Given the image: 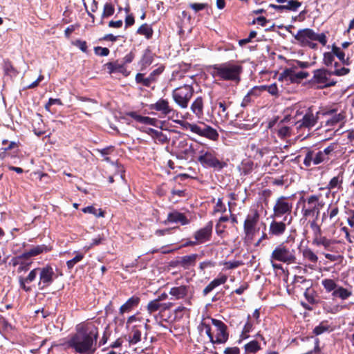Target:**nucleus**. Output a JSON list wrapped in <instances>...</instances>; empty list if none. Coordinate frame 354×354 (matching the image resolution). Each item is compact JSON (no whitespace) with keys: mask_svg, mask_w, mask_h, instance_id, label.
<instances>
[{"mask_svg":"<svg viewBox=\"0 0 354 354\" xmlns=\"http://www.w3.org/2000/svg\"><path fill=\"white\" fill-rule=\"evenodd\" d=\"M163 70L164 68L160 66L153 70L147 77H145L142 73H138L136 76V81L145 86H150L152 83L156 81L157 77L162 73Z\"/></svg>","mask_w":354,"mask_h":354,"instance_id":"2eb2a0df","label":"nucleus"},{"mask_svg":"<svg viewBox=\"0 0 354 354\" xmlns=\"http://www.w3.org/2000/svg\"><path fill=\"white\" fill-rule=\"evenodd\" d=\"M315 32L310 28L299 30L295 35V39L302 44V45H310V41H314Z\"/></svg>","mask_w":354,"mask_h":354,"instance_id":"412c9836","label":"nucleus"},{"mask_svg":"<svg viewBox=\"0 0 354 354\" xmlns=\"http://www.w3.org/2000/svg\"><path fill=\"white\" fill-rule=\"evenodd\" d=\"M339 213V208L336 206H332L330 205L327 209V214L328 215L329 219L330 221H333L338 214Z\"/></svg>","mask_w":354,"mask_h":354,"instance_id":"13d9d810","label":"nucleus"},{"mask_svg":"<svg viewBox=\"0 0 354 354\" xmlns=\"http://www.w3.org/2000/svg\"><path fill=\"white\" fill-rule=\"evenodd\" d=\"M178 156L183 159H188L194 156V149L192 144H189L186 140L178 142L177 145Z\"/></svg>","mask_w":354,"mask_h":354,"instance_id":"6ab92c4d","label":"nucleus"},{"mask_svg":"<svg viewBox=\"0 0 354 354\" xmlns=\"http://www.w3.org/2000/svg\"><path fill=\"white\" fill-rule=\"evenodd\" d=\"M167 220L170 223H180L181 225H186L189 223L186 216L177 211L169 213Z\"/></svg>","mask_w":354,"mask_h":354,"instance_id":"7c9ffc66","label":"nucleus"},{"mask_svg":"<svg viewBox=\"0 0 354 354\" xmlns=\"http://www.w3.org/2000/svg\"><path fill=\"white\" fill-rule=\"evenodd\" d=\"M201 328H203L205 330V333L206 335L208 336L209 339V341L213 344H214V338L213 337V335L211 332V327L209 325L205 324V323H202L201 325Z\"/></svg>","mask_w":354,"mask_h":354,"instance_id":"680f3d73","label":"nucleus"},{"mask_svg":"<svg viewBox=\"0 0 354 354\" xmlns=\"http://www.w3.org/2000/svg\"><path fill=\"white\" fill-rule=\"evenodd\" d=\"M302 255L305 260L312 263L313 265L309 266L313 268L318 261V257L317 254L310 248H305L302 251Z\"/></svg>","mask_w":354,"mask_h":354,"instance_id":"f704fd0d","label":"nucleus"},{"mask_svg":"<svg viewBox=\"0 0 354 354\" xmlns=\"http://www.w3.org/2000/svg\"><path fill=\"white\" fill-rule=\"evenodd\" d=\"M150 109L158 111L169 118H173L178 115V112L170 106L169 101L163 98H160L156 103L151 104Z\"/></svg>","mask_w":354,"mask_h":354,"instance_id":"f8f14e48","label":"nucleus"},{"mask_svg":"<svg viewBox=\"0 0 354 354\" xmlns=\"http://www.w3.org/2000/svg\"><path fill=\"white\" fill-rule=\"evenodd\" d=\"M232 104L231 102H226L225 101H220L218 102L219 108L221 109V112H218V115L221 117L222 120H227L229 119V113L227 111V107Z\"/></svg>","mask_w":354,"mask_h":354,"instance_id":"4c0bfd02","label":"nucleus"},{"mask_svg":"<svg viewBox=\"0 0 354 354\" xmlns=\"http://www.w3.org/2000/svg\"><path fill=\"white\" fill-rule=\"evenodd\" d=\"M106 68L109 70V73L115 72H120L122 66L118 63L109 62L106 64Z\"/></svg>","mask_w":354,"mask_h":354,"instance_id":"5fc2aeb1","label":"nucleus"},{"mask_svg":"<svg viewBox=\"0 0 354 354\" xmlns=\"http://www.w3.org/2000/svg\"><path fill=\"white\" fill-rule=\"evenodd\" d=\"M154 340H155V337H151L150 338V339L149 340L147 339V333L146 332L145 333V336L143 337L142 345H141L140 346L135 347V351L138 353H142V351H144V350L147 349L148 348H149L151 346L152 342Z\"/></svg>","mask_w":354,"mask_h":354,"instance_id":"a19ab883","label":"nucleus"},{"mask_svg":"<svg viewBox=\"0 0 354 354\" xmlns=\"http://www.w3.org/2000/svg\"><path fill=\"white\" fill-rule=\"evenodd\" d=\"M198 257V255L197 254L183 256L179 258L176 264L184 269H189L195 266Z\"/></svg>","mask_w":354,"mask_h":354,"instance_id":"a878e982","label":"nucleus"},{"mask_svg":"<svg viewBox=\"0 0 354 354\" xmlns=\"http://www.w3.org/2000/svg\"><path fill=\"white\" fill-rule=\"evenodd\" d=\"M260 345L256 340L251 341L245 345V349L247 353H254L260 350Z\"/></svg>","mask_w":354,"mask_h":354,"instance_id":"a18cd8bd","label":"nucleus"},{"mask_svg":"<svg viewBox=\"0 0 354 354\" xmlns=\"http://www.w3.org/2000/svg\"><path fill=\"white\" fill-rule=\"evenodd\" d=\"M127 115L130 116L131 118H133L137 122L144 124H149V125H155L156 120L155 118H151L147 116H142L138 115L136 112L131 111L127 113Z\"/></svg>","mask_w":354,"mask_h":354,"instance_id":"473e14b6","label":"nucleus"},{"mask_svg":"<svg viewBox=\"0 0 354 354\" xmlns=\"http://www.w3.org/2000/svg\"><path fill=\"white\" fill-rule=\"evenodd\" d=\"M53 104H57L62 106L63 104L60 99L58 98H50L48 103L46 104L45 108L49 110L50 107Z\"/></svg>","mask_w":354,"mask_h":354,"instance_id":"0e129e2a","label":"nucleus"},{"mask_svg":"<svg viewBox=\"0 0 354 354\" xmlns=\"http://www.w3.org/2000/svg\"><path fill=\"white\" fill-rule=\"evenodd\" d=\"M278 134L280 137H288L291 134V129L289 127L282 126L278 130Z\"/></svg>","mask_w":354,"mask_h":354,"instance_id":"bf43d9fd","label":"nucleus"},{"mask_svg":"<svg viewBox=\"0 0 354 354\" xmlns=\"http://www.w3.org/2000/svg\"><path fill=\"white\" fill-rule=\"evenodd\" d=\"M258 89L259 88L257 87H254L250 92L248 93V94L243 99L241 102L242 106H245L250 102L251 95L257 96L259 95Z\"/></svg>","mask_w":354,"mask_h":354,"instance_id":"8fccbe9b","label":"nucleus"},{"mask_svg":"<svg viewBox=\"0 0 354 354\" xmlns=\"http://www.w3.org/2000/svg\"><path fill=\"white\" fill-rule=\"evenodd\" d=\"M50 250V248H49L45 245H36V246L32 247L30 250H27L26 252H24L20 256L17 257V261L20 260L21 259H27L30 257L37 256L44 252H47Z\"/></svg>","mask_w":354,"mask_h":354,"instance_id":"5701e85b","label":"nucleus"},{"mask_svg":"<svg viewBox=\"0 0 354 354\" xmlns=\"http://www.w3.org/2000/svg\"><path fill=\"white\" fill-rule=\"evenodd\" d=\"M95 53L100 56H107L109 54V50L107 48L99 46L95 48Z\"/></svg>","mask_w":354,"mask_h":354,"instance_id":"69168bd1","label":"nucleus"},{"mask_svg":"<svg viewBox=\"0 0 354 354\" xmlns=\"http://www.w3.org/2000/svg\"><path fill=\"white\" fill-rule=\"evenodd\" d=\"M310 227L313 232L314 237L322 234V230L320 226L318 225L317 222L316 218L313 219V221L309 222Z\"/></svg>","mask_w":354,"mask_h":354,"instance_id":"864d4df0","label":"nucleus"},{"mask_svg":"<svg viewBox=\"0 0 354 354\" xmlns=\"http://www.w3.org/2000/svg\"><path fill=\"white\" fill-rule=\"evenodd\" d=\"M336 148V144L333 143L326 148H325L323 151H320L324 156L327 158V160L329 159L328 156Z\"/></svg>","mask_w":354,"mask_h":354,"instance_id":"e2e57ef3","label":"nucleus"},{"mask_svg":"<svg viewBox=\"0 0 354 354\" xmlns=\"http://www.w3.org/2000/svg\"><path fill=\"white\" fill-rule=\"evenodd\" d=\"M327 160V158L320 151L315 153L313 151L310 150L306 154L304 165L308 167L311 166L312 163L317 165Z\"/></svg>","mask_w":354,"mask_h":354,"instance_id":"a211bd4d","label":"nucleus"},{"mask_svg":"<svg viewBox=\"0 0 354 354\" xmlns=\"http://www.w3.org/2000/svg\"><path fill=\"white\" fill-rule=\"evenodd\" d=\"M259 221V214L257 211L247 216L243 225L245 238L252 240L256 233L259 230L257 224Z\"/></svg>","mask_w":354,"mask_h":354,"instance_id":"9d476101","label":"nucleus"},{"mask_svg":"<svg viewBox=\"0 0 354 354\" xmlns=\"http://www.w3.org/2000/svg\"><path fill=\"white\" fill-rule=\"evenodd\" d=\"M169 294L176 299H181L191 295L192 290L189 286L181 285L172 287L169 290Z\"/></svg>","mask_w":354,"mask_h":354,"instance_id":"4be33fe9","label":"nucleus"},{"mask_svg":"<svg viewBox=\"0 0 354 354\" xmlns=\"http://www.w3.org/2000/svg\"><path fill=\"white\" fill-rule=\"evenodd\" d=\"M226 208L225 206L222 203V201L221 198H218L217 201V203L216 204V206L214 207V212H225Z\"/></svg>","mask_w":354,"mask_h":354,"instance_id":"774afa93","label":"nucleus"},{"mask_svg":"<svg viewBox=\"0 0 354 354\" xmlns=\"http://www.w3.org/2000/svg\"><path fill=\"white\" fill-rule=\"evenodd\" d=\"M82 212L84 213L92 214L96 217H104V212L101 209H95L93 206H88L82 209Z\"/></svg>","mask_w":354,"mask_h":354,"instance_id":"49530a36","label":"nucleus"},{"mask_svg":"<svg viewBox=\"0 0 354 354\" xmlns=\"http://www.w3.org/2000/svg\"><path fill=\"white\" fill-rule=\"evenodd\" d=\"M193 94L194 88L192 86L185 84L175 88L172 91V98L181 109H186Z\"/></svg>","mask_w":354,"mask_h":354,"instance_id":"423d86ee","label":"nucleus"},{"mask_svg":"<svg viewBox=\"0 0 354 354\" xmlns=\"http://www.w3.org/2000/svg\"><path fill=\"white\" fill-rule=\"evenodd\" d=\"M332 72L324 69H317L313 71V77L308 81L310 88L322 89L334 86L336 82L331 79Z\"/></svg>","mask_w":354,"mask_h":354,"instance_id":"7ed1b4c3","label":"nucleus"},{"mask_svg":"<svg viewBox=\"0 0 354 354\" xmlns=\"http://www.w3.org/2000/svg\"><path fill=\"white\" fill-rule=\"evenodd\" d=\"M189 7L196 12L205 9L207 7L206 3H193L189 4Z\"/></svg>","mask_w":354,"mask_h":354,"instance_id":"338daca9","label":"nucleus"},{"mask_svg":"<svg viewBox=\"0 0 354 354\" xmlns=\"http://www.w3.org/2000/svg\"><path fill=\"white\" fill-rule=\"evenodd\" d=\"M297 66H291L286 68L279 75L280 80L290 82L291 83H299L302 80L308 77L309 73L306 71L296 72Z\"/></svg>","mask_w":354,"mask_h":354,"instance_id":"9b49d317","label":"nucleus"},{"mask_svg":"<svg viewBox=\"0 0 354 354\" xmlns=\"http://www.w3.org/2000/svg\"><path fill=\"white\" fill-rule=\"evenodd\" d=\"M334 61V55L332 52H328L325 53L324 55V63L326 66H330L332 65L333 62Z\"/></svg>","mask_w":354,"mask_h":354,"instance_id":"052dcab7","label":"nucleus"},{"mask_svg":"<svg viewBox=\"0 0 354 354\" xmlns=\"http://www.w3.org/2000/svg\"><path fill=\"white\" fill-rule=\"evenodd\" d=\"M287 216H284L283 221H273L271 222L269 227V233L271 235L279 236L282 235L286 230L287 225H289L292 221V216H290V218L288 221V223H286L287 221Z\"/></svg>","mask_w":354,"mask_h":354,"instance_id":"f3484780","label":"nucleus"},{"mask_svg":"<svg viewBox=\"0 0 354 354\" xmlns=\"http://www.w3.org/2000/svg\"><path fill=\"white\" fill-rule=\"evenodd\" d=\"M140 299L138 296H133L130 297L119 309L121 315L129 313L133 308L138 306L140 303Z\"/></svg>","mask_w":354,"mask_h":354,"instance_id":"cd10ccee","label":"nucleus"},{"mask_svg":"<svg viewBox=\"0 0 354 354\" xmlns=\"http://www.w3.org/2000/svg\"><path fill=\"white\" fill-rule=\"evenodd\" d=\"M313 243L317 246L322 245L325 249L328 250L333 241L330 239H327L326 236H322L319 234L314 237Z\"/></svg>","mask_w":354,"mask_h":354,"instance_id":"c9c22d12","label":"nucleus"},{"mask_svg":"<svg viewBox=\"0 0 354 354\" xmlns=\"http://www.w3.org/2000/svg\"><path fill=\"white\" fill-rule=\"evenodd\" d=\"M332 53H333V55L335 56H337L338 57V59L344 64H346V65H348L349 63H348V59H347L346 60L344 59V57H345V54L344 52H342L339 48L338 47H336V46H333V49H332Z\"/></svg>","mask_w":354,"mask_h":354,"instance_id":"09e8293b","label":"nucleus"},{"mask_svg":"<svg viewBox=\"0 0 354 354\" xmlns=\"http://www.w3.org/2000/svg\"><path fill=\"white\" fill-rule=\"evenodd\" d=\"M322 285L324 288L326 292H334L339 286L333 279H324L322 281Z\"/></svg>","mask_w":354,"mask_h":354,"instance_id":"e433bc0d","label":"nucleus"},{"mask_svg":"<svg viewBox=\"0 0 354 354\" xmlns=\"http://www.w3.org/2000/svg\"><path fill=\"white\" fill-rule=\"evenodd\" d=\"M76 333L71 338L68 345L80 353H94L98 337L97 327L91 322L77 326Z\"/></svg>","mask_w":354,"mask_h":354,"instance_id":"f257e3e1","label":"nucleus"},{"mask_svg":"<svg viewBox=\"0 0 354 354\" xmlns=\"http://www.w3.org/2000/svg\"><path fill=\"white\" fill-rule=\"evenodd\" d=\"M272 261H277L287 264L295 263L296 257L294 250H290L283 243L278 245L270 254Z\"/></svg>","mask_w":354,"mask_h":354,"instance_id":"39448f33","label":"nucleus"},{"mask_svg":"<svg viewBox=\"0 0 354 354\" xmlns=\"http://www.w3.org/2000/svg\"><path fill=\"white\" fill-rule=\"evenodd\" d=\"M342 183V176H337L333 177L327 185L328 189H333L335 188H339L341 187Z\"/></svg>","mask_w":354,"mask_h":354,"instance_id":"de8ad7c7","label":"nucleus"},{"mask_svg":"<svg viewBox=\"0 0 354 354\" xmlns=\"http://www.w3.org/2000/svg\"><path fill=\"white\" fill-rule=\"evenodd\" d=\"M276 2L280 3L283 7V10L297 11L301 6V3L297 0H276Z\"/></svg>","mask_w":354,"mask_h":354,"instance_id":"c756f323","label":"nucleus"},{"mask_svg":"<svg viewBox=\"0 0 354 354\" xmlns=\"http://www.w3.org/2000/svg\"><path fill=\"white\" fill-rule=\"evenodd\" d=\"M335 70L332 72L333 75L337 76H342L349 73V69L345 67L339 68V64L336 62L335 64Z\"/></svg>","mask_w":354,"mask_h":354,"instance_id":"6e6d98bb","label":"nucleus"},{"mask_svg":"<svg viewBox=\"0 0 354 354\" xmlns=\"http://www.w3.org/2000/svg\"><path fill=\"white\" fill-rule=\"evenodd\" d=\"M227 280L225 274H220L216 278L212 281L203 290V294L206 296L212 292L215 288L220 285L224 284Z\"/></svg>","mask_w":354,"mask_h":354,"instance_id":"bb28decb","label":"nucleus"},{"mask_svg":"<svg viewBox=\"0 0 354 354\" xmlns=\"http://www.w3.org/2000/svg\"><path fill=\"white\" fill-rule=\"evenodd\" d=\"M149 328V326L145 323V324H139L131 326V328H127L129 333L127 335V340L128 341L130 346H140L142 345L143 339L142 338V332L143 329L146 331Z\"/></svg>","mask_w":354,"mask_h":354,"instance_id":"6e6552de","label":"nucleus"},{"mask_svg":"<svg viewBox=\"0 0 354 354\" xmlns=\"http://www.w3.org/2000/svg\"><path fill=\"white\" fill-rule=\"evenodd\" d=\"M37 274H39L38 268L32 270L26 277H19V287L26 292H30L32 290V288L27 286L26 283H31L35 281Z\"/></svg>","mask_w":354,"mask_h":354,"instance_id":"b1692460","label":"nucleus"},{"mask_svg":"<svg viewBox=\"0 0 354 354\" xmlns=\"http://www.w3.org/2000/svg\"><path fill=\"white\" fill-rule=\"evenodd\" d=\"M153 29L151 26L147 24H144L139 27L137 33L144 35L147 39H150L153 35Z\"/></svg>","mask_w":354,"mask_h":354,"instance_id":"ea45409f","label":"nucleus"},{"mask_svg":"<svg viewBox=\"0 0 354 354\" xmlns=\"http://www.w3.org/2000/svg\"><path fill=\"white\" fill-rule=\"evenodd\" d=\"M257 88H259L258 92L266 91L273 96H279V89L275 83L272 84L270 85H263Z\"/></svg>","mask_w":354,"mask_h":354,"instance_id":"79ce46f5","label":"nucleus"},{"mask_svg":"<svg viewBox=\"0 0 354 354\" xmlns=\"http://www.w3.org/2000/svg\"><path fill=\"white\" fill-rule=\"evenodd\" d=\"M38 270L39 276L38 287L40 290H43L53 283L54 280L57 278V274L53 267L50 265L38 268Z\"/></svg>","mask_w":354,"mask_h":354,"instance_id":"1a4fd4ad","label":"nucleus"},{"mask_svg":"<svg viewBox=\"0 0 354 354\" xmlns=\"http://www.w3.org/2000/svg\"><path fill=\"white\" fill-rule=\"evenodd\" d=\"M212 324L216 328V337L214 339V344H224L228 338L229 334L227 333V326L222 321L216 319H211Z\"/></svg>","mask_w":354,"mask_h":354,"instance_id":"ddd939ff","label":"nucleus"},{"mask_svg":"<svg viewBox=\"0 0 354 354\" xmlns=\"http://www.w3.org/2000/svg\"><path fill=\"white\" fill-rule=\"evenodd\" d=\"M304 201L301 212L305 218L315 217L317 219L321 208L324 206L323 201L319 200L317 195H311L306 199L301 198Z\"/></svg>","mask_w":354,"mask_h":354,"instance_id":"20e7f679","label":"nucleus"},{"mask_svg":"<svg viewBox=\"0 0 354 354\" xmlns=\"http://www.w3.org/2000/svg\"><path fill=\"white\" fill-rule=\"evenodd\" d=\"M319 112L314 115L310 110L304 114L302 119L295 122V127L297 130L308 129V130L313 127L317 122Z\"/></svg>","mask_w":354,"mask_h":354,"instance_id":"4468645a","label":"nucleus"},{"mask_svg":"<svg viewBox=\"0 0 354 354\" xmlns=\"http://www.w3.org/2000/svg\"><path fill=\"white\" fill-rule=\"evenodd\" d=\"M170 304H162L159 302L156 299H153L149 301L147 306V310L149 314H152L154 312H156L159 310H165L169 308Z\"/></svg>","mask_w":354,"mask_h":354,"instance_id":"2f4dec72","label":"nucleus"},{"mask_svg":"<svg viewBox=\"0 0 354 354\" xmlns=\"http://www.w3.org/2000/svg\"><path fill=\"white\" fill-rule=\"evenodd\" d=\"M33 131L35 134L39 136L43 135L45 133L44 124L42 123L41 119L39 116L33 120Z\"/></svg>","mask_w":354,"mask_h":354,"instance_id":"58836bf2","label":"nucleus"},{"mask_svg":"<svg viewBox=\"0 0 354 354\" xmlns=\"http://www.w3.org/2000/svg\"><path fill=\"white\" fill-rule=\"evenodd\" d=\"M114 12H115L114 6L110 3H106L104 6L102 17L107 18L109 17H111L114 14Z\"/></svg>","mask_w":354,"mask_h":354,"instance_id":"3c124183","label":"nucleus"},{"mask_svg":"<svg viewBox=\"0 0 354 354\" xmlns=\"http://www.w3.org/2000/svg\"><path fill=\"white\" fill-rule=\"evenodd\" d=\"M83 257L84 255L82 254H77L74 258L66 262L68 268L70 270L72 269L76 263L80 262L83 259Z\"/></svg>","mask_w":354,"mask_h":354,"instance_id":"4d7b16f0","label":"nucleus"},{"mask_svg":"<svg viewBox=\"0 0 354 354\" xmlns=\"http://www.w3.org/2000/svg\"><path fill=\"white\" fill-rule=\"evenodd\" d=\"M190 109L197 118L203 117V100L201 97H196L191 104Z\"/></svg>","mask_w":354,"mask_h":354,"instance_id":"c85d7f7f","label":"nucleus"},{"mask_svg":"<svg viewBox=\"0 0 354 354\" xmlns=\"http://www.w3.org/2000/svg\"><path fill=\"white\" fill-rule=\"evenodd\" d=\"M352 295V291L350 289L345 288L338 286L334 292H332L333 298H339L342 300H346Z\"/></svg>","mask_w":354,"mask_h":354,"instance_id":"72a5a7b5","label":"nucleus"},{"mask_svg":"<svg viewBox=\"0 0 354 354\" xmlns=\"http://www.w3.org/2000/svg\"><path fill=\"white\" fill-rule=\"evenodd\" d=\"M133 324H145V323H144V319L142 317L138 316V315H133L127 319L126 327L127 328H131V326Z\"/></svg>","mask_w":354,"mask_h":354,"instance_id":"c03bdc74","label":"nucleus"},{"mask_svg":"<svg viewBox=\"0 0 354 354\" xmlns=\"http://www.w3.org/2000/svg\"><path fill=\"white\" fill-rule=\"evenodd\" d=\"M212 224L209 223L204 227L195 232L194 238L198 243H204L209 240L212 234Z\"/></svg>","mask_w":354,"mask_h":354,"instance_id":"393cba45","label":"nucleus"},{"mask_svg":"<svg viewBox=\"0 0 354 354\" xmlns=\"http://www.w3.org/2000/svg\"><path fill=\"white\" fill-rule=\"evenodd\" d=\"M202 136L212 140H216L218 138V133L216 129H213L210 126L206 125L205 127L203 129V133Z\"/></svg>","mask_w":354,"mask_h":354,"instance_id":"37998d69","label":"nucleus"},{"mask_svg":"<svg viewBox=\"0 0 354 354\" xmlns=\"http://www.w3.org/2000/svg\"><path fill=\"white\" fill-rule=\"evenodd\" d=\"M324 116L328 117L326 120V127H333L344 120L345 116L343 112L337 113L335 109H330L323 113Z\"/></svg>","mask_w":354,"mask_h":354,"instance_id":"aec40b11","label":"nucleus"},{"mask_svg":"<svg viewBox=\"0 0 354 354\" xmlns=\"http://www.w3.org/2000/svg\"><path fill=\"white\" fill-rule=\"evenodd\" d=\"M212 75L222 81L232 82L239 84L241 81V75L243 66L235 61L214 64L211 67Z\"/></svg>","mask_w":354,"mask_h":354,"instance_id":"f03ea898","label":"nucleus"},{"mask_svg":"<svg viewBox=\"0 0 354 354\" xmlns=\"http://www.w3.org/2000/svg\"><path fill=\"white\" fill-rule=\"evenodd\" d=\"M292 209V203L289 197L281 196L279 197L273 207V217L280 218L290 214Z\"/></svg>","mask_w":354,"mask_h":354,"instance_id":"0eeeda50","label":"nucleus"},{"mask_svg":"<svg viewBox=\"0 0 354 354\" xmlns=\"http://www.w3.org/2000/svg\"><path fill=\"white\" fill-rule=\"evenodd\" d=\"M328 330L329 326L326 322H322L314 328L313 333L316 335H319Z\"/></svg>","mask_w":354,"mask_h":354,"instance_id":"603ef678","label":"nucleus"},{"mask_svg":"<svg viewBox=\"0 0 354 354\" xmlns=\"http://www.w3.org/2000/svg\"><path fill=\"white\" fill-rule=\"evenodd\" d=\"M198 161L203 165L222 169L225 164L219 161L211 152H205L198 157Z\"/></svg>","mask_w":354,"mask_h":354,"instance_id":"dca6fc26","label":"nucleus"}]
</instances>
